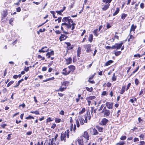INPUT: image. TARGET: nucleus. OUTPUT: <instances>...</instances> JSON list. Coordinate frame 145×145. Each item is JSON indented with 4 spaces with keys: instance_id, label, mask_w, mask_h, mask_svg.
<instances>
[{
    "instance_id": "f257e3e1",
    "label": "nucleus",
    "mask_w": 145,
    "mask_h": 145,
    "mask_svg": "<svg viewBox=\"0 0 145 145\" xmlns=\"http://www.w3.org/2000/svg\"><path fill=\"white\" fill-rule=\"evenodd\" d=\"M69 16L63 17L62 19V21L63 22L61 24V29L63 31V33L68 34L67 32L64 31L63 26L66 27L67 29H69L71 28V30H73L75 28V26L76 24L73 23V21L71 19Z\"/></svg>"
},
{
    "instance_id": "f03ea898",
    "label": "nucleus",
    "mask_w": 145,
    "mask_h": 145,
    "mask_svg": "<svg viewBox=\"0 0 145 145\" xmlns=\"http://www.w3.org/2000/svg\"><path fill=\"white\" fill-rule=\"evenodd\" d=\"M87 142L80 137L78 138L77 140L76 141V145H84Z\"/></svg>"
},
{
    "instance_id": "7ed1b4c3",
    "label": "nucleus",
    "mask_w": 145,
    "mask_h": 145,
    "mask_svg": "<svg viewBox=\"0 0 145 145\" xmlns=\"http://www.w3.org/2000/svg\"><path fill=\"white\" fill-rule=\"evenodd\" d=\"M8 14V10L7 9H5L3 10L1 14V20H2L7 16Z\"/></svg>"
},
{
    "instance_id": "20e7f679",
    "label": "nucleus",
    "mask_w": 145,
    "mask_h": 145,
    "mask_svg": "<svg viewBox=\"0 0 145 145\" xmlns=\"http://www.w3.org/2000/svg\"><path fill=\"white\" fill-rule=\"evenodd\" d=\"M83 138L85 140L88 142V140L89 139V136L88 132L86 131H85L84 132L83 135L80 137Z\"/></svg>"
},
{
    "instance_id": "39448f33",
    "label": "nucleus",
    "mask_w": 145,
    "mask_h": 145,
    "mask_svg": "<svg viewBox=\"0 0 145 145\" xmlns=\"http://www.w3.org/2000/svg\"><path fill=\"white\" fill-rule=\"evenodd\" d=\"M89 131L91 134L93 135H97L98 133L97 130L95 128L90 129Z\"/></svg>"
},
{
    "instance_id": "423d86ee",
    "label": "nucleus",
    "mask_w": 145,
    "mask_h": 145,
    "mask_svg": "<svg viewBox=\"0 0 145 145\" xmlns=\"http://www.w3.org/2000/svg\"><path fill=\"white\" fill-rule=\"evenodd\" d=\"M84 118L85 120V122H87V118H88L89 120H90L91 118V116L90 114V112H87V114L84 116Z\"/></svg>"
},
{
    "instance_id": "0eeeda50",
    "label": "nucleus",
    "mask_w": 145,
    "mask_h": 145,
    "mask_svg": "<svg viewBox=\"0 0 145 145\" xmlns=\"http://www.w3.org/2000/svg\"><path fill=\"white\" fill-rule=\"evenodd\" d=\"M68 37L64 34H61L59 37V39L60 41H62L66 39Z\"/></svg>"
},
{
    "instance_id": "6e6552de",
    "label": "nucleus",
    "mask_w": 145,
    "mask_h": 145,
    "mask_svg": "<svg viewBox=\"0 0 145 145\" xmlns=\"http://www.w3.org/2000/svg\"><path fill=\"white\" fill-rule=\"evenodd\" d=\"M66 136V132H65L64 133H62L61 134V141L64 140L65 141V137Z\"/></svg>"
},
{
    "instance_id": "1a4fd4ad",
    "label": "nucleus",
    "mask_w": 145,
    "mask_h": 145,
    "mask_svg": "<svg viewBox=\"0 0 145 145\" xmlns=\"http://www.w3.org/2000/svg\"><path fill=\"white\" fill-rule=\"evenodd\" d=\"M106 106L109 109H112V108L113 104L109 102H106Z\"/></svg>"
},
{
    "instance_id": "9d476101",
    "label": "nucleus",
    "mask_w": 145,
    "mask_h": 145,
    "mask_svg": "<svg viewBox=\"0 0 145 145\" xmlns=\"http://www.w3.org/2000/svg\"><path fill=\"white\" fill-rule=\"evenodd\" d=\"M106 4L102 8V10L103 11H105L109 8L110 5V3H105Z\"/></svg>"
},
{
    "instance_id": "9b49d317",
    "label": "nucleus",
    "mask_w": 145,
    "mask_h": 145,
    "mask_svg": "<svg viewBox=\"0 0 145 145\" xmlns=\"http://www.w3.org/2000/svg\"><path fill=\"white\" fill-rule=\"evenodd\" d=\"M137 26L136 25H134L133 24L131 26L130 30V33L131 32V31H134L135 29H136Z\"/></svg>"
},
{
    "instance_id": "f8f14e48",
    "label": "nucleus",
    "mask_w": 145,
    "mask_h": 145,
    "mask_svg": "<svg viewBox=\"0 0 145 145\" xmlns=\"http://www.w3.org/2000/svg\"><path fill=\"white\" fill-rule=\"evenodd\" d=\"M48 48L46 47H44L42 48L41 49L39 50V52H47Z\"/></svg>"
},
{
    "instance_id": "ddd939ff",
    "label": "nucleus",
    "mask_w": 145,
    "mask_h": 145,
    "mask_svg": "<svg viewBox=\"0 0 145 145\" xmlns=\"http://www.w3.org/2000/svg\"><path fill=\"white\" fill-rule=\"evenodd\" d=\"M108 121V120L106 118H104L102 119L101 122L103 125H105Z\"/></svg>"
},
{
    "instance_id": "4468645a",
    "label": "nucleus",
    "mask_w": 145,
    "mask_h": 145,
    "mask_svg": "<svg viewBox=\"0 0 145 145\" xmlns=\"http://www.w3.org/2000/svg\"><path fill=\"white\" fill-rule=\"evenodd\" d=\"M110 114V110H105V112L104 113V117H107Z\"/></svg>"
},
{
    "instance_id": "2eb2a0df",
    "label": "nucleus",
    "mask_w": 145,
    "mask_h": 145,
    "mask_svg": "<svg viewBox=\"0 0 145 145\" xmlns=\"http://www.w3.org/2000/svg\"><path fill=\"white\" fill-rule=\"evenodd\" d=\"M66 64L67 65L70 64L72 62V59L71 57H70L67 59H66Z\"/></svg>"
},
{
    "instance_id": "dca6fc26",
    "label": "nucleus",
    "mask_w": 145,
    "mask_h": 145,
    "mask_svg": "<svg viewBox=\"0 0 145 145\" xmlns=\"http://www.w3.org/2000/svg\"><path fill=\"white\" fill-rule=\"evenodd\" d=\"M63 72H62V74L65 75H66L69 74L70 72V71H69L68 72H67L66 71V68H65L63 70Z\"/></svg>"
},
{
    "instance_id": "f3484780",
    "label": "nucleus",
    "mask_w": 145,
    "mask_h": 145,
    "mask_svg": "<svg viewBox=\"0 0 145 145\" xmlns=\"http://www.w3.org/2000/svg\"><path fill=\"white\" fill-rule=\"evenodd\" d=\"M120 10V8L118 7H117L116 8V11L113 13V16H115L119 12Z\"/></svg>"
},
{
    "instance_id": "a211bd4d",
    "label": "nucleus",
    "mask_w": 145,
    "mask_h": 145,
    "mask_svg": "<svg viewBox=\"0 0 145 145\" xmlns=\"http://www.w3.org/2000/svg\"><path fill=\"white\" fill-rule=\"evenodd\" d=\"M93 35L92 34H90L89 35V37L88 38V41L90 42H91L93 40Z\"/></svg>"
},
{
    "instance_id": "6ab92c4d",
    "label": "nucleus",
    "mask_w": 145,
    "mask_h": 145,
    "mask_svg": "<svg viewBox=\"0 0 145 145\" xmlns=\"http://www.w3.org/2000/svg\"><path fill=\"white\" fill-rule=\"evenodd\" d=\"M68 67L70 69L69 71H73L75 69V66L72 65H71L69 66Z\"/></svg>"
},
{
    "instance_id": "aec40b11",
    "label": "nucleus",
    "mask_w": 145,
    "mask_h": 145,
    "mask_svg": "<svg viewBox=\"0 0 145 145\" xmlns=\"http://www.w3.org/2000/svg\"><path fill=\"white\" fill-rule=\"evenodd\" d=\"M81 50V48L79 47L77 50V56L78 57H80Z\"/></svg>"
},
{
    "instance_id": "412c9836",
    "label": "nucleus",
    "mask_w": 145,
    "mask_h": 145,
    "mask_svg": "<svg viewBox=\"0 0 145 145\" xmlns=\"http://www.w3.org/2000/svg\"><path fill=\"white\" fill-rule=\"evenodd\" d=\"M79 120L80 123V124L81 125H83L85 122V120H84V118H80Z\"/></svg>"
},
{
    "instance_id": "4be33fe9",
    "label": "nucleus",
    "mask_w": 145,
    "mask_h": 145,
    "mask_svg": "<svg viewBox=\"0 0 145 145\" xmlns=\"http://www.w3.org/2000/svg\"><path fill=\"white\" fill-rule=\"evenodd\" d=\"M113 62V61L112 60H110L107 61L105 63V65L106 66H108V65H110Z\"/></svg>"
},
{
    "instance_id": "5701e85b",
    "label": "nucleus",
    "mask_w": 145,
    "mask_h": 145,
    "mask_svg": "<svg viewBox=\"0 0 145 145\" xmlns=\"http://www.w3.org/2000/svg\"><path fill=\"white\" fill-rule=\"evenodd\" d=\"M93 33L95 36H98L99 35V34L98 33V29H97L94 30L93 32Z\"/></svg>"
},
{
    "instance_id": "b1692460",
    "label": "nucleus",
    "mask_w": 145,
    "mask_h": 145,
    "mask_svg": "<svg viewBox=\"0 0 145 145\" xmlns=\"http://www.w3.org/2000/svg\"><path fill=\"white\" fill-rule=\"evenodd\" d=\"M125 89V86H123L121 88V91L120 92L121 94H123L124 92Z\"/></svg>"
},
{
    "instance_id": "393cba45",
    "label": "nucleus",
    "mask_w": 145,
    "mask_h": 145,
    "mask_svg": "<svg viewBox=\"0 0 145 145\" xmlns=\"http://www.w3.org/2000/svg\"><path fill=\"white\" fill-rule=\"evenodd\" d=\"M127 14L123 13L122 14L121 17V19L124 20L125 18L127 17Z\"/></svg>"
},
{
    "instance_id": "a878e982",
    "label": "nucleus",
    "mask_w": 145,
    "mask_h": 145,
    "mask_svg": "<svg viewBox=\"0 0 145 145\" xmlns=\"http://www.w3.org/2000/svg\"><path fill=\"white\" fill-rule=\"evenodd\" d=\"M14 20V18H10L9 20V24L12 25H13L12 22H13Z\"/></svg>"
},
{
    "instance_id": "bb28decb",
    "label": "nucleus",
    "mask_w": 145,
    "mask_h": 145,
    "mask_svg": "<svg viewBox=\"0 0 145 145\" xmlns=\"http://www.w3.org/2000/svg\"><path fill=\"white\" fill-rule=\"evenodd\" d=\"M95 98V97L94 96H91L87 97L86 98V100H92L94 99Z\"/></svg>"
},
{
    "instance_id": "cd10ccee",
    "label": "nucleus",
    "mask_w": 145,
    "mask_h": 145,
    "mask_svg": "<svg viewBox=\"0 0 145 145\" xmlns=\"http://www.w3.org/2000/svg\"><path fill=\"white\" fill-rule=\"evenodd\" d=\"M112 0H103V2L105 3H110Z\"/></svg>"
},
{
    "instance_id": "c85d7f7f",
    "label": "nucleus",
    "mask_w": 145,
    "mask_h": 145,
    "mask_svg": "<svg viewBox=\"0 0 145 145\" xmlns=\"http://www.w3.org/2000/svg\"><path fill=\"white\" fill-rule=\"evenodd\" d=\"M129 35V37L128 40V41L129 42L130 41L131 39H134V37L133 36V35H131L130 33Z\"/></svg>"
},
{
    "instance_id": "c756f323",
    "label": "nucleus",
    "mask_w": 145,
    "mask_h": 145,
    "mask_svg": "<svg viewBox=\"0 0 145 145\" xmlns=\"http://www.w3.org/2000/svg\"><path fill=\"white\" fill-rule=\"evenodd\" d=\"M112 26V25L111 24L108 23H107L106 25V27L107 29H109V28H111Z\"/></svg>"
},
{
    "instance_id": "7c9ffc66",
    "label": "nucleus",
    "mask_w": 145,
    "mask_h": 145,
    "mask_svg": "<svg viewBox=\"0 0 145 145\" xmlns=\"http://www.w3.org/2000/svg\"><path fill=\"white\" fill-rule=\"evenodd\" d=\"M68 82L67 81L63 82L61 83L62 86H67V84H68Z\"/></svg>"
},
{
    "instance_id": "2f4dec72",
    "label": "nucleus",
    "mask_w": 145,
    "mask_h": 145,
    "mask_svg": "<svg viewBox=\"0 0 145 145\" xmlns=\"http://www.w3.org/2000/svg\"><path fill=\"white\" fill-rule=\"evenodd\" d=\"M86 51L87 53L90 52L91 51V49L90 46H88L87 48Z\"/></svg>"
},
{
    "instance_id": "473e14b6",
    "label": "nucleus",
    "mask_w": 145,
    "mask_h": 145,
    "mask_svg": "<svg viewBox=\"0 0 145 145\" xmlns=\"http://www.w3.org/2000/svg\"><path fill=\"white\" fill-rule=\"evenodd\" d=\"M30 112L32 113L35 114L37 115L39 114V112L38 110H36L35 111H31Z\"/></svg>"
},
{
    "instance_id": "72a5a7b5",
    "label": "nucleus",
    "mask_w": 145,
    "mask_h": 145,
    "mask_svg": "<svg viewBox=\"0 0 145 145\" xmlns=\"http://www.w3.org/2000/svg\"><path fill=\"white\" fill-rule=\"evenodd\" d=\"M86 89L89 92H91L93 90V88L92 87H91L90 88L88 87H86Z\"/></svg>"
},
{
    "instance_id": "f704fd0d",
    "label": "nucleus",
    "mask_w": 145,
    "mask_h": 145,
    "mask_svg": "<svg viewBox=\"0 0 145 145\" xmlns=\"http://www.w3.org/2000/svg\"><path fill=\"white\" fill-rule=\"evenodd\" d=\"M66 89V87L64 88V87H62V86H61L59 89L57 91H64V89Z\"/></svg>"
},
{
    "instance_id": "c9c22d12",
    "label": "nucleus",
    "mask_w": 145,
    "mask_h": 145,
    "mask_svg": "<svg viewBox=\"0 0 145 145\" xmlns=\"http://www.w3.org/2000/svg\"><path fill=\"white\" fill-rule=\"evenodd\" d=\"M144 134L142 133L139 136V137L140 138V140H143V138L144 137Z\"/></svg>"
},
{
    "instance_id": "e433bc0d",
    "label": "nucleus",
    "mask_w": 145,
    "mask_h": 145,
    "mask_svg": "<svg viewBox=\"0 0 145 145\" xmlns=\"http://www.w3.org/2000/svg\"><path fill=\"white\" fill-rule=\"evenodd\" d=\"M121 53V51L116 52H115L114 54L116 56H118L120 55Z\"/></svg>"
},
{
    "instance_id": "4c0bfd02",
    "label": "nucleus",
    "mask_w": 145,
    "mask_h": 145,
    "mask_svg": "<svg viewBox=\"0 0 145 145\" xmlns=\"http://www.w3.org/2000/svg\"><path fill=\"white\" fill-rule=\"evenodd\" d=\"M140 3V2H139L138 4H136L135 5V7L134 8L135 10L136 11L138 9V6Z\"/></svg>"
},
{
    "instance_id": "58836bf2",
    "label": "nucleus",
    "mask_w": 145,
    "mask_h": 145,
    "mask_svg": "<svg viewBox=\"0 0 145 145\" xmlns=\"http://www.w3.org/2000/svg\"><path fill=\"white\" fill-rule=\"evenodd\" d=\"M86 110L85 109L83 108L82 109V110L79 112V114H81L85 112Z\"/></svg>"
},
{
    "instance_id": "ea45409f",
    "label": "nucleus",
    "mask_w": 145,
    "mask_h": 145,
    "mask_svg": "<svg viewBox=\"0 0 145 145\" xmlns=\"http://www.w3.org/2000/svg\"><path fill=\"white\" fill-rule=\"evenodd\" d=\"M59 140L57 139H56L54 143L55 145H59Z\"/></svg>"
},
{
    "instance_id": "a19ab883",
    "label": "nucleus",
    "mask_w": 145,
    "mask_h": 145,
    "mask_svg": "<svg viewBox=\"0 0 145 145\" xmlns=\"http://www.w3.org/2000/svg\"><path fill=\"white\" fill-rule=\"evenodd\" d=\"M56 12L58 14H59L60 15L62 16V11H61V10H57L56 11Z\"/></svg>"
},
{
    "instance_id": "79ce46f5",
    "label": "nucleus",
    "mask_w": 145,
    "mask_h": 145,
    "mask_svg": "<svg viewBox=\"0 0 145 145\" xmlns=\"http://www.w3.org/2000/svg\"><path fill=\"white\" fill-rule=\"evenodd\" d=\"M137 99L135 98H134V99H131L130 100V101L132 103H133L134 101H136Z\"/></svg>"
},
{
    "instance_id": "37998d69",
    "label": "nucleus",
    "mask_w": 145,
    "mask_h": 145,
    "mask_svg": "<svg viewBox=\"0 0 145 145\" xmlns=\"http://www.w3.org/2000/svg\"><path fill=\"white\" fill-rule=\"evenodd\" d=\"M14 82L13 81H11L7 85V87H8L10 86L12 84L14 83Z\"/></svg>"
},
{
    "instance_id": "c03bdc74",
    "label": "nucleus",
    "mask_w": 145,
    "mask_h": 145,
    "mask_svg": "<svg viewBox=\"0 0 145 145\" xmlns=\"http://www.w3.org/2000/svg\"><path fill=\"white\" fill-rule=\"evenodd\" d=\"M73 48V47L72 46H67V51L68 50L72 49Z\"/></svg>"
},
{
    "instance_id": "a18cd8bd",
    "label": "nucleus",
    "mask_w": 145,
    "mask_h": 145,
    "mask_svg": "<svg viewBox=\"0 0 145 145\" xmlns=\"http://www.w3.org/2000/svg\"><path fill=\"white\" fill-rule=\"evenodd\" d=\"M115 76V73H114L113 74V76L112 78V80L113 81H115L116 80V79Z\"/></svg>"
},
{
    "instance_id": "49530a36",
    "label": "nucleus",
    "mask_w": 145,
    "mask_h": 145,
    "mask_svg": "<svg viewBox=\"0 0 145 145\" xmlns=\"http://www.w3.org/2000/svg\"><path fill=\"white\" fill-rule=\"evenodd\" d=\"M140 7L142 9H143L144 7V4L143 3H141L140 5Z\"/></svg>"
},
{
    "instance_id": "de8ad7c7",
    "label": "nucleus",
    "mask_w": 145,
    "mask_h": 145,
    "mask_svg": "<svg viewBox=\"0 0 145 145\" xmlns=\"http://www.w3.org/2000/svg\"><path fill=\"white\" fill-rule=\"evenodd\" d=\"M135 81L136 85L137 86L139 84V81L138 80L137 78H136L135 79Z\"/></svg>"
},
{
    "instance_id": "09e8293b",
    "label": "nucleus",
    "mask_w": 145,
    "mask_h": 145,
    "mask_svg": "<svg viewBox=\"0 0 145 145\" xmlns=\"http://www.w3.org/2000/svg\"><path fill=\"white\" fill-rule=\"evenodd\" d=\"M145 142L144 141H140L138 145H144Z\"/></svg>"
},
{
    "instance_id": "8fccbe9b",
    "label": "nucleus",
    "mask_w": 145,
    "mask_h": 145,
    "mask_svg": "<svg viewBox=\"0 0 145 145\" xmlns=\"http://www.w3.org/2000/svg\"><path fill=\"white\" fill-rule=\"evenodd\" d=\"M134 57H138L139 58L140 57L142 56V55H140L139 54H135L134 56Z\"/></svg>"
},
{
    "instance_id": "3c124183",
    "label": "nucleus",
    "mask_w": 145,
    "mask_h": 145,
    "mask_svg": "<svg viewBox=\"0 0 145 145\" xmlns=\"http://www.w3.org/2000/svg\"><path fill=\"white\" fill-rule=\"evenodd\" d=\"M34 119V118L33 117V116H28L25 119Z\"/></svg>"
},
{
    "instance_id": "603ef678",
    "label": "nucleus",
    "mask_w": 145,
    "mask_h": 145,
    "mask_svg": "<svg viewBox=\"0 0 145 145\" xmlns=\"http://www.w3.org/2000/svg\"><path fill=\"white\" fill-rule=\"evenodd\" d=\"M61 119H56L55 120V122L56 123H59L60 122Z\"/></svg>"
},
{
    "instance_id": "864d4df0",
    "label": "nucleus",
    "mask_w": 145,
    "mask_h": 145,
    "mask_svg": "<svg viewBox=\"0 0 145 145\" xmlns=\"http://www.w3.org/2000/svg\"><path fill=\"white\" fill-rule=\"evenodd\" d=\"M61 19H62L61 17H58V18L57 19V21H58V22L59 23L61 21Z\"/></svg>"
},
{
    "instance_id": "5fc2aeb1",
    "label": "nucleus",
    "mask_w": 145,
    "mask_h": 145,
    "mask_svg": "<svg viewBox=\"0 0 145 145\" xmlns=\"http://www.w3.org/2000/svg\"><path fill=\"white\" fill-rule=\"evenodd\" d=\"M76 124L77 125V127H79L80 126V124L79 123V121L78 120H76Z\"/></svg>"
},
{
    "instance_id": "6e6d98bb",
    "label": "nucleus",
    "mask_w": 145,
    "mask_h": 145,
    "mask_svg": "<svg viewBox=\"0 0 145 145\" xmlns=\"http://www.w3.org/2000/svg\"><path fill=\"white\" fill-rule=\"evenodd\" d=\"M16 11L17 12H20L21 10V9L20 7H19L17 8L16 9Z\"/></svg>"
},
{
    "instance_id": "4d7b16f0",
    "label": "nucleus",
    "mask_w": 145,
    "mask_h": 145,
    "mask_svg": "<svg viewBox=\"0 0 145 145\" xmlns=\"http://www.w3.org/2000/svg\"><path fill=\"white\" fill-rule=\"evenodd\" d=\"M126 137L125 136H122L120 139L121 140H124L126 139Z\"/></svg>"
},
{
    "instance_id": "13d9d810",
    "label": "nucleus",
    "mask_w": 145,
    "mask_h": 145,
    "mask_svg": "<svg viewBox=\"0 0 145 145\" xmlns=\"http://www.w3.org/2000/svg\"><path fill=\"white\" fill-rule=\"evenodd\" d=\"M54 138H53L52 139L51 141L50 142V143L49 144H50V145H53L54 144Z\"/></svg>"
},
{
    "instance_id": "bf43d9fd",
    "label": "nucleus",
    "mask_w": 145,
    "mask_h": 145,
    "mask_svg": "<svg viewBox=\"0 0 145 145\" xmlns=\"http://www.w3.org/2000/svg\"><path fill=\"white\" fill-rule=\"evenodd\" d=\"M69 130H67V132H66V136L67 138H68L69 137Z\"/></svg>"
},
{
    "instance_id": "052dcab7",
    "label": "nucleus",
    "mask_w": 145,
    "mask_h": 145,
    "mask_svg": "<svg viewBox=\"0 0 145 145\" xmlns=\"http://www.w3.org/2000/svg\"><path fill=\"white\" fill-rule=\"evenodd\" d=\"M45 30H46V29L45 28H43L42 29H39V32H42L45 31Z\"/></svg>"
},
{
    "instance_id": "680f3d73",
    "label": "nucleus",
    "mask_w": 145,
    "mask_h": 145,
    "mask_svg": "<svg viewBox=\"0 0 145 145\" xmlns=\"http://www.w3.org/2000/svg\"><path fill=\"white\" fill-rule=\"evenodd\" d=\"M55 32L57 34H60L61 33L60 31L59 30L55 31Z\"/></svg>"
},
{
    "instance_id": "e2e57ef3",
    "label": "nucleus",
    "mask_w": 145,
    "mask_h": 145,
    "mask_svg": "<svg viewBox=\"0 0 145 145\" xmlns=\"http://www.w3.org/2000/svg\"><path fill=\"white\" fill-rule=\"evenodd\" d=\"M139 140V139L137 138H135L134 140L133 141L134 142H138V141Z\"/></svg>"
},
{
    "instance_id": "0e129e2a",
    "label": "nucleus",
    "mask_w": 145,
    "mask_h": 145,
    "mask_svg": "<svg viewBox=\"0 0 145 145\" xmlns=\"http://www.w3.org/2000/svg\"><path fill=\"white\" fill-rule=\"evenodd\" d=\"M96 111V110H94L93 108H91V113L92 115V113L94 112V113H95Z\"/></svg>"
},
{
    "instance_id": "69168bd1",
    "label": "nucleus",
    "mask_w": 145,
    "mask_h": 145,
    "mask_svg": "<svg viewBox=\"0 0 145 145\" xmlns=\"http://www.w3.org/2000/svg\"><path fill=\"white\" fill-rule=\"evenodd\" d=\"M131 85V83H129L128 84L127 87V88H126V90H127L129 88V87H130Z\"/></svg>"
},
{
    "instance_id": "338daca9",
    "label": "nucleus",
    "mask_w": 145,
    "mask_h": 145,
    "mask_svg": "<svg viewBox=\"0 0 145 145\" xmlns=\"http://www.w3.org/2000/svg\"><path fill=\"white\" fill-rule=\"evenodd\" d=\"M59 114L62 115H63L64 114V111L63 110H61V111L59 112Z\"/></svg>"
},
{
    "instance_id": "774afa93",
    "label": "nucleus",
    "mask_w": 145,
    "mask_h": 145,
    "mask_svg": "<svg viewBox=\"0 0 145 145\" xmlns=\"http://www.w3.org/2000/svg\"><path fill=\"white\" fill-rule=\"evenodd\" d=\"M46 56L48 58H49L50 57V53H49V52H48L46 54Z\"/></svg>"
}]
</instances>
